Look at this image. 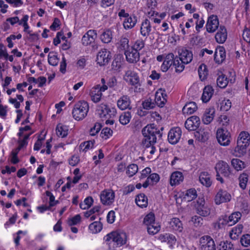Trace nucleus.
Instances as JSON below:
<instances>
[{
    "label": "nucleus",
    "mask_w": 250,
    "mask_h": 250,
    "mask_svg": "<svg viewBox=\"0 0 250 250\" xmlns=\"http://www.w3.org/2000/svg\"><path fill=\"white\" fill-rule=\"evenodd\" d=\"M142 133L145 139L143 140L142 143L146 147H149L151 146V150L150 151L151 154H153L155 151V147L153 145L156 142L157 137L161 138L162 133H161L159 129L155 126H145L142 130Z\"/></svg>",
    "instance_id": "f257e3e1"
},
{
    "label": "nucleus",
    "mask_w": 250,
    "mask_h": 250,
    "mask_svg": "<svg viewBox=\"0 0 250 250\" xmlns=\"http://www.w3.org/2000/svg\"><path fill=\"white\" fill-rule=\"evenodd\" d=\"M250 142V135L249 133L246 131L241 132L237 138V146L234 150L237 156L241 157L246 154Z\"/></svg>",
    "instance_id": "f03ea898"
},
{
    "label": "nucleus",
    "mask_w": 250,
    "mask_h": 250,
    "mask_svg": "<svg viewBox=\"0 0 250 250\" xmlns=\"http://www.w3.org/2000/svg\"><path fill=\"white\" fill-rule=\"evenodd\" d=\"M178 56H174V55L171 53L168 54L165 57V59L161 66V70L163 72H166L168 68L173 65L176 69V72H181L184 69L183 65H180L178 61Z\"/></svg>",
    "instance_id": "7ed1b4c3"
},
{
    "label": "nucleus",
    "mask_w": 250,
    "mask_h": 250,
    "mask_svg": "<svg viewBox=\"0 0 250 250\" xmlns=\"http://www.w3.org/2000/svg\"><path fill=\"white\" fill-rule=\"evenodd\" d=\"M101 108L102 114H103L104 118L102 119V122H97L94 125H103L104 124L112 125L115 123L117 118L116 117L115 109H110L105 104H102Z\"/></svg>",
    "instance_id": "20e7f679"
},
{
    "label": "nucleus",
    "mask_w": 250,
    "mask_h": 250,
    "mask_svg": "<svg viewBox=\"0 0 250 250\" xmlns=\"http://www.w3.org/2000/svg\"><path fill=\"white\" fill-rule=\"evenodd\" d=\"M88 111L89 105L87 102L84 101H79L74 106L73 117L76 120H82L87 116Z\"/></svg>",
    "instance_id": "39448f33"
},
{
    "label": "nucleus",
    "mask_w": 250,
    "mask_h": 250,
    "mask_svg": "<svg viewBox=\"0 0 250 250\" xmlns=\"http://www.w3.org/2000/svg\"><path fill=\"white\" fill-rule=\"evenodd\" d=\"M105 242H114L117 245L122 246L126 243V235L123 232L112 231L107 234L104 237Z\"/></svg>",
    "instance_id": "423d86ee"
},
{
    "label": "nucleus",
    "mask_w": 250,
    "mask_h": 250,
    "mask_svg": "<svg viewBox=\"0 0 250 250\" xmlns=\"http://www.w3.org/2000/svg\"><path fill=\"white\" fill-rule=\"evenodd\" d=\"M216 138L218 143L221 146H227L230 144V133L227 129L223 127H221L217 129Z\"/></svg>",
    "instance_id": "0eeeda50"
},
{
    "label": "nucleus",
    "mask_w": 250,
    "mask_h": 250,
    "mask_svg": "<svg viewBox=\"0 0 250 250\" xmlns=\"http://www.w3.org/2000/svg\"><path fill=\"white\" fill-rule=\"evenodd\" d=\"M31 127L30 126H24V127H20L19 129V132L18 135L21 138L23 136V139H21L19 138L18 140L19 146L17 147L18 149L21 150L22 147L26 146L28 143L27 140L28 139L29 136L33 133V132L30 131L29 133H24L25 131H30Z\"/></svg>",
    "instance_id": "6e6552de"
},
{
    "label": "nucleus",
    "mask_w": 250,
    "mask_h": 250,
    "mask_svg": "<svg viewBox=\"0 0 250 250\" xmlns=\"http://www.w3.org/2000/svg\"><path fill=\"white\" fill-rule=\"evenodd\" d=\"M178 61L180 62V65H183L185 67V64H188L193 59L192 52L186 49L183 48L178 50Z\"/></svg>",
    "instance_id": "1a4fd4ad"
},
{
    "label": "nucleus",
    "mask_w": 250,
    "mask_h": 250,
    "mask_svg": "<svg viewBox=\"0 0 250 250\" xmlns=\"http://www.w3.org/2000/svg\"><path fill=\"white\" fill-rule=\"evenodd\" d=\"M112 57L111 52L105 48L102 49L97 54L96 62L100 66L108 64Z\"/></svg>",
    "instance_id": "9d476101"
},
{
    "label": "nucleus",
    "mask_w": 250,
    "mask_h": 250,
    "mask_svg": "<svg viewBox=\"0 0 250 250\" xmlns=\"http://www.w3.org/2000/svg\"><path fill=\"white\" fill-rule=\"evenodd\" d=\"M200 250H216L213 240L208 235L203 236L200 239Z\"/></svg>",
    "instance_id": "9b49d317"
},
{
    "label": "nucleus",
    "mask_w": 250,
    "mask_h": 250,
    "mask_svg": "<svg viewBox=\"0 0 250 250\" xmlns=\"http://www.w3.org/2000/svg\"><path fill=\"white\" fill-rule=\"evenodd\" d=\"M182 131L179 126H175L170 129L167 136L168 142L172 145L178 143L181 138Z\"/></svg>",
    "instance_id": "f8f14e48"
},
{
    "label": "nucleus",
    "mask_w": 250,
    "mask_h": 250,
    "mask_svg": "<svg viewBox=\"0 0 250 250\" xmlns=\"http://www.w3.org/2000/svg\"><path fill=\"white\" fill-rule=\"evenodd\" d=\"M124 79L131 85L138 86H140V78L137 73L129 70L125 72L124 76Z\"/></svg>",
    "instance_id": "ddd939ff"
},
{
    "label": "nucleus",
    "mask_w": 250,
    "mask_h": 250,
    "mask_svg": "<svg viewBox=\"0 0 250 250\" xmlns=\"http://www.w3.org/2000/svg\"><path fill=\"white\" fill-rule=\"evenodd\" d=\"M97 37V32L95 30H89L83 36L82 39V43L84 46H88L94 42L95 40Z\"/></svg>",
    "instance_id": "4468645a"
},
{
    "label": "nucleus",
    "mask_w": 250,
    "mask_h": 250,
    "mask_svg": "<svg viewBox=\"0 0 250 250\" xmlns=\"http://www.w3.org/2000/svg\"><path fill=\"white\" fill-rule=\"evenodd\" d=\"M219 20L217 16L212 15L208 19L206 24L207 31L209 33L215 32L219 27Z\"/></svg>",
    "instance_id": "2eb2a0df"
},
{
    "label": "nucleus",
    "mask_w": 250,
    "mask_h": 250,
    "mask_svg": "<svg viewBox=\"0 0 250 250\" xmlns=\"http://www.w3.org/2000/svg\"><path fill=\"white\" fill-rule=\"evenodd\" d=\"M217 173H221L224 176L229 178L231 172L229 165L225 162H219L215 167Z\"/></svg>",
    "instance_id": "dca6fc26"
},
{
    "label": "nucleus",
    "mask_w": 250,
    "mask_h": 250,
    "mask_svg": "<svg viewBox=\"0 0 250 250\" xmlns=\"http://www.w3.org/2000/svg\"><path fill=\"white\" fill-rule=\"evenodd\" d=\"M114 192L109 190L103 191L100 195L101 202L105 205H109L112 204L114 201Z\"/></svg>",
    "instance_id": "f3484780"
},
{
    "label": "nucleus",
    "mask_w": 250,
    "mask_h": 250,
    "mask_svg": "<svg viewBox=\"0 0 250 250\" xmlns=\"http://www.w3.org/2000/svg\"><path fill=\"white\" fill-rule=\"evenodd\" d=\"M124 54L126 61L129 63H135L139 60L140 53L131 48L125 51Z\"/></svg>",
    "instance_id": "a211bd4d"
},
{
    "label": "nucleus",
    "mask_w": 250,
    "mask_h": 250,
    "mask_svg": "<svg viewBox=\"0 0 250 250\" xmlns=\"http://www.w3.org/2000/svg\"><path fill=\"white\" fill-rule=\"evenodd\" d=\"M230 198L231 196L227 191L220 189L215 196V202L216 204L219 205L230 201Z\"/></svg>",
    "instance_id": "6ab92c4d"
},
{
    "label": "nucleus",
    "mask_w": 250,
    "mask_h": 250,
    "mask_svg": "<svg viewBox=\"0 0 250 250\" xmlns=\"http://www.w3.org/2000/svg\"><path fill=\"white\" fill-rule=\"evenodd\" d=\"M131 101L130 98L127 95H123L117 101V106L121 110L126 109H131L130 105Z\"/></svg>",
    "instance_id": "aec40b11"
},
{
    "label": "nucleus",
    "mask_w": 250,
    "mask_h": 250,
    "mask_svg": "<svg viewBox=\"0 0 250 250\" xmlns=\"http://www.w3.org/2000/svg\"><path fill=\"white\" fill-rule=\"evenodd\" d=\"M215 38L216 41L219 43H223L227 38V32L224 26H220L218 31L216 33Z\"/></svg>",
    "instance_id": "412c9836"
},
{
    "label": "nucleus",
    "mask_w": 250,
    "mask_h": 250,
    "mask_svg": "<svg viewBox=\"0 0 250 250\" xmlns=\"http://www.w3.org/2000/svg\"><path fill=\"white\" fill-rule=\"evenodd\" d=\"M116 45L120 51H122L124 52L131 48L129 45V39L125 36L120 37Z\"/></svg>",
    "instance_id": "4be33fe9"
},
{
    "label": "nucleus",
    "mask_w": 250,
    "mask_h": 250,
    "mask_svg": "<svg viewBox=\"0 0 250 250\" xmlns=\"http://www.w3.org/2000/svg\"><path fill=\"white\" fill-rule=\"evenodd\" d=\"M215 109L213 107L207 108L202 117V122L204 124L208 125L211 123L214 117Z\"/></svg>",
    "instance_id": "5701e85b"
},
{
    "label": "nucleus",
    "mask_w": 250,
    "mask_h": 250,
    "mask_svg": "<svg viewBox=\"0 0 250 250\" xmlns=\"http://www.w3.org/2000/svg\"><path fill=\"white\" fill-rule=\"evenodd\" d=\"M194 135L199 141L205 142L208 140L209 133L204 129H202L201 126L200 127H198V129L194 132Z\"/></svg>",
    "instance_id": "b1692460"
},
{
    "label": "nucleus",
    "mask_w": 250,
    "mask_h": 250,
    "mask_svg": "<svg viewBox=\"0 0 250 250\" xmlns=\"http://www.w3.org/2000/svg\"><path fill=\"white\" fill-rule=\"evenodd\" d=\"M151 31L150 21L148 19L144 20L141 24L140 33L144 37H147L150 34Z\"/></svg>",
    "instance_id": "393cba45"
},
{
    "label": "nucleus",
    "mask_w": 250,
    "mask_h": 250,
    "mask_svg": "<svg viewBox=\"0 0 250 250\" xmlns=\"http://www.w3.org/2000/svg\"><path fill=\"white\" fill-rule=\"evenodd\" d=\"M184 180L183 173L180 171H175L173 172L170 176V184L171 186H176L179 185Z\"/></svg>",
    "instance_id": "a878e982"
},
{
    "label": "nucleus",
    "mask_w": 250,
    "mask_h": 250,
    "mask_svg": "<svg viewBox=\"0 0 250 250\" xmlns=\"http://www.w3.org/2000/svg\"><path fill=\"white\" fill-rule=\"evenodd\" d=\"M226 58V51L223 47H219L216 50L214 60L218 64L222 63Z\"/></svg>",
    "instance_id": "bb28decb"
},
{
    "label": "nucleus",
    "mask_w": 250,
    "mask_h": 250,
    "mask_svg": "<svg viewBox=\"0 0 250 250\" xmlns=\"http://www.w3.org/2000/svg\"><path fill=\"white\" fill-rule=\"evenodd\" d=\"M214 92V89L210 85L205 87L202 96V100L204 103H207L211 99Z\"/></svg>",
    "instance_id": "cd10ccee"
},
{
    "label": "nucleus",
    "mask_w": 250,
    "mask_h": 250,
    "mask_svg": "<svg viewBox=\"0 0 250 250\" xmlns=\"http://www.w3.org/2000/svg\"><path fill=\"white\" fill-rule=\"evenodd\" d=\"M199 181L204 186L206 187H209L212 182L210 180L209 174L207 172H202L199 175Z\"/></svg>",
    "instance_id": "c85d7f7f"
},
{
    "label": "nucleus",
    "mask_w": 250,
    "mask_h": 250,
    "mask_svg": "<svg viewBox=\"0 0 250 250\" xmlns=\"http://www.w3.org/2000/svg\"><path fill=\"white\" fill-rule=\"evenodd\" d=\"M135 202L136 204L142 208L146 207L148 205L147 197L144 193L138 194L135 198Z\"/></svg>",
    "instance_id": "c756f323"
},
{
    "label": "nucleus",
    "mask_w": 250,
    "mask_h": 250,
    "mask_svg": "<svg viewBox=\"0 0 250 250\" xmlns=\"http://www.w3.org/2000/svg\"><path fill=\"white\" fill-rule=\"evenodd\" d=\"M171 228L174 230L182 232L183 229V224L178 218H173L169 222Z\"/></svg>",
    "instance_id": "7c9ffc66"
},
{
    "label": "nucleus",
    "mask_w": 250,
    "mask_h": 250,
    "mask_svg": "<svg viewBox=\"0 0 250 250\" xmlns=\"http://www.w3.org/2000/svg\"><path fill=\"white\" fill-rule=\"evenodd\" d=\"M137 21L136 16L129 17L125 18L124 21L123 25L125 29H129L133 28L136 24Z\"/></svg>",
    "instance_id": "2f4dec72"
},
{
    "label": "nucleus",
    "mask_w": 250,
    "mask_h": 250,
    "mask_svg": "<svg viewBox=\"0 0 250 250\" xmlns=\"http://www.w3.org/2000/svg\"><path fill=\"white\" fill-rule=\"evenodd\" d=\"M197 109L196 104L195 102H190L187 104L183 108V112L185 114H192Z\"/></svg>",
    "instance_id": "473e14b6"
},
{
    "label": "nucleus",
    "mask_w": 250,
    "mask_h": 250,
    "mask_svg": "<svg viewBox=\"0 0 250 250\" xmlns=\"http://www.w3.org/2000/svg\"><path fill=\"white\" fill-rule=\"evenodd\" d=\"M101 41L104 43H108L112 39V33L109 29L104 30L100 36Z\"/></svg>",
    "instance_id": "72a5a7b5"
},
{
    "label": "nucleus",
    "mask_w": 250,
    "mask_h": 250,
    "mask_svg": "<svg viewBox=\"0 0 250 250\" xmlns=\"http://www.w3.org/2000/svg\"><path fill=\"white\" fill-rule=\"evenodd\" d=\"M59 59L58 58L57 53L50 52L48 55V62L52 66H57L58 64Z\"/></svg>",
    "instance_id": "f704fd0d"
},
{
    "label": "nucleus",
    "mask_w": 250,
    "mask_h": 250,
    "mask_svg": "<svg viewBox=\"0 0 250 250\" xmlns=\"http://www.w3.org/2000/svg\"><path fill=\"white\" fill-rule=\"evenodd\" d=\"M198 74L201 81H204L207 79L208 71L207 67L205 64H202L200 65L198 68Z\"/></svg>",
    "instance_id": "c9c22d12"
},
{
    "label": "nucleus",
    "mask_w": 250,
    "mask_h": 250,
    "mask_svg": "<svg viewBox=\"0 0 250 250\" xmlns=\"http://www.w3.org/2000/svg\"><path fill=\"white\" fill-rule=\"evenodd\" d=\"M241 213L240 212H235L232 213L228 217L229 223V226H231L236 224L241 217Z\"/></svg>",
    "instance_id": "e433bc0d"
},
{
    "label": "nucleus",
    "mask_w": 250,
    "mask_h": 250,
    "mask_svg": "<svg viewBox=\"0 0 250 250\" xmlns=\"http://www.w3.org/2000/svg\"><path fill=\"white\" fill-rule=\"evenodd\" d=\"M196 197V190L194 188H190L187 190L184 198L188 202H190L195 199Z\"/></svg>",
    "instance_id": "4c0bfd02"
},
{
    "label": "nucleus",
    "mask_w": 250,
    "mask_h": 250,
    "mask_svg": "<svg viewBox=\"0 0 250 250\" xmlns=\"http://www.w3.org/2000/svg\"><path fill=\"white\" fill-rule=\"evenodd\" d=\"M228 83L229 81L228 80V78L224 74H222L221 75L219 76L217 79V84L219 87L221 88H225L228 85Z\"/></svg>",
    "instance_id": "58836bf2"
},
{
    "label": "nucleus",
    "mask_w": 250,
    "mask_h": 250,
    "mask_svg": "<svg viewBox=\"0 0 250 250\" xmlns=\"http://www.w3.org/2000/svg\"><path fill=\"white\" fill-rule=\"evenodd\" d=\"M217 248L218 250H234L233 245L228 241L221 242Z\"/></svg>",
    "instance_id": "ea45409f"
},
{
    "label": "nucleus",
    "mask_w": 250,
    "mask_h": 250,
    "mask_svg": "<svg viewBox=\"0 0 250 250\" xmlns=\"http://www.w3.org/2000/svg\"><path fill=\"white\" fill-rule=\"evenodd\" d=\"M197 212L202 216H207L210 214V209L204 205L200 204L196 208Z\"/></svg>",
    "instance_id": "a19ab883"
},
{
    "label": "nucleus",
    "mask_w": 250,
    "mask_h": 250,
    "mask_svg": "<svg viewBox=\"0 0 250 250\" xmlns=\"http://www.w3.org/2000/svg\"><path fill=\"white\" fill-rule=\"evenodd\" d=\"M89 229L92 233H96L102 230V224L100 222H94L89 225Z\"/></svg>",
    "instance_id": "79ce46f5"
},
{
    "label": "nucleus",
    "mask_w": 250,
    "mask_h": 250,
    "mask_svg": "<svg viewBox=\"0 0 250 250\" xmlns=\"http://www.w3.org/2000/svg\"><path fill=\"white\" fill-rule=\"evenodd\" d=\"M56 134L58 136L66 137L68 134V128L67 126H56Z\"/></svg>",
    "instance_id": "37998d69"
},
{
    "label": "nucleus",
    "mask_w": 250,
    "mask_h": 250,
    "mask_svg": "<svg viewBox=\"0 0 250 250\" xmlns=\"http://www.w3.org/2000/svg\"><path fill=\"white\" fill-rule=\"evenodd\" d=\"M231 163L233 167L237 170H241L245 167V163L240 159H233Z\"/></svg>",
    "instance_id": "c03bdc74"
},
{
    "label": "nucleus",
    "mask_w": 250,
    "mask_h": 250,
    "mask_svg": "<svg viewBox=\"0 0 250 250\" xmlns=\"http://www.w3.org/2000/svg\"><path fill=\"white\" fill-rule=\"evenodd\" d=\"M155 215L153 213L150 212L147 214L144 218L143 223L146 226H149L153 224H155Z\"/></svg>",
    "instance_id": "a18cd8bd"
},
{
    "label": "nucleus",
    "mask_w": 250,
    "mask_h": 250,
    "mask_svg": "<svg viewBox=\"0 0 250 250\" xmlns=\"http://www.w3.org/2000/svg\"><path fill=\"white\" fill-rule=\"evenodd\" d=\"M130 118V112L128 111L125 112L120 116L119 121L123 125H125L129 122Z\"/></svg>",
    "instance_id": "49530a36"
},
{
    "label": "nucleus",
    "mask_w": 250,
    "mask_h": 250,
    "mask_svg": "<svg viewBox=\"0 0 250 250\" xmlns=\"http://www.w3.org/2000/svg\"><path fill=\"white\" fill-rule=\"evenodd\" d=\"M138 170V166L136 164H132L127 167L126 173L129 177H132L137 173Z\"/></svg>",
    "instance_id": "de8ad7c7"
},
{
    "label": "nucleus",
    "mask_w": 250,
    "mask_h": 250,
    "mask_svg": "<svg viewBox=\"0 0 250 250\" xmlns=\"http://www.w3.org/2000/svg\"><path fill=\"white\" fill-rule=\"evenodd\" d=\"M200 125V120L197 116H192L188 118L185 122V125Z\"/></svg>",
    "instance_id": "09e8293b"
},
{
    "label": "nucleus",
    "mask_w": 250,
    "mask_h": 250,
    "mask_svg": "<svg viewBox=\"0 0 250 250\" xmlns=\"http://www.w3.org/2000/svg\"><path fill=\"white\" fill-rule=\"evenodd\" d=\"M160 229V226L157 224H153L147 227V232L149 234L154 235L157 233Z\"/></svg>",
    "instance_id": "8fccbe9b"
},
{
    "label": "nucleus",
    "mask_w": 250,
    "mask_h": 250,
    "mask_svg": "<svg viewBox=\"0 0 250 250\" xmlns=\"http://www.w3.org/2000/svg\"><path fill=\"white\" fill-rule=\"evenodd\" d=\"M239 179L240 187L243 189H245L248 181V175L247 174L243 173L240 175Z\"/></svg>",
    "instance_id": "3c124183"
},
{
    "label": "nucleus",
    "mask_w": 250,
    "mask_h": 250,
    "mask_svg": "<svg viewBox=\"0 0 250 250\" xmlns=\"http://www.w3.org/2000/svg\"><path fill=\"white\" fill-rule=\"evenodd\" d=\"M102 96V93L100 91H96L95 90H92L91 91V98L94 103L99 102Z\"/></svg>",
    "instance_id": "603ef678"
},
{
    "label": "nucleus",
    "mask_w": 250,
    "mask_h": 250,
    "mask_svg": "<svg viewBox=\"0 0 250 250\" xmlns=\"http://www.w3.org/2000/svg\"><path fill=\"white\" fill-rule=\"evenodd\" d=\"M228 217L227 215L221 216L218 219L217 225L219 229H221L224 225H228L229 226V220H228Z\"/></svg>",
    "instance_id": "864d4df0"
},
{
    "label": "nucleus",
    "mask_w": 250,
    "mask_h": 250,
    "mask_svg": "<svg viewBox=\"0 0 250 250\" xmlns=\"http://www.w3.org/2000/svg\"><path fill=\"white\" fill-rule=\"evenodd\" d=\"M122 64L121 58L117 57L114 59L112 62V69L116 71L119 70L120 69Z\"/></svg>",
    "instance_id": "5fc2aeb1"
},
{
    "label": "nucleus",
    "mask_w": 250,
    "mask_h": 250,
    "mask_svg": "<svg viewBox=\"0 0 250 250\" xmlns=\"http://www.w3.org/2000/svg\"><path fill=\"white\" fill-rule=\"evenodd\" d=\"M145 46V42L143 40H137L134 43V45L131 47V48L139 51L143 48Z\"/></svg>",
    "instance_id": "6e6d98bb"
},
{
    "label": "nucleus",
    "mask_w": 250,
    "mask_h": 250,
    "mask_svg": "<svg viewBox=\"0 0 250 250\" xmlns=\"http://www.w3.org/2000/svg\"><path fill=\"white\" fill-rule=\"evenodd\" d=\"M155 103L160 107H163L167 102V99L165 98H163V99L161 98V96L158 92H156L155 94Z\"/></svg>",
    "instance_id": "4d7b16f0"
},
{
    "label": "nucleus",
    "mask_w": 250,
    "mask_h": 250,
    "mask_svg": "<svg viewBox=\"0 0 250 250\" xmlns=\"http://www.w3.org/2000/svg\"><path fill=\"white\" fill-rule=\"evenodd\" d=\"M231 106V103L229 100H224L221 103L220 109L224 111H228Z\"/></svg>",
    "instance_id": "13d9d810"
},
{
    "label": "nucleus",
    "mask_w": 250,
    "mask_h": 250,
    "mask_svg": "<svg viewBox=\"0 0 250 250\" xmlns=\"http://www.w3.org/2000/svg\"><path fill=\"white\" fill-rule=\"evenodd\" d=\"M20 151V150H19L17 148H16L11 152V155L12 156L11 162L13 164H16L20 161L19 158L17 157L18 154Z\"/></svg>",
    "instance_id": "bf43d9fd"
},
{
    "label": "nucleus",
    "mask_w": 250,
    "mask_h": 250,
    "mask_svg": "<svg viewBox=\"0 0 250 250\" xmlns=\"http://www.w3.org/2000/svg\"><path fill=\"white\" fill-rule=\"evenodd\" d=\"M191 221L195 227H200L203 224V219L200 216L195 215L192 217Z\"/></svg>",
    "instance_id": "052dcab7"
},
{
    "label": "nucleus",
    "mask_w": 250,
    "mask_h": 250,
    "mask_svg": "<svg viewBox=\"0 0 250 250\" xmlns=\"http://www.w3.org/2000/svg\"><path fill=\"white\" fill-rule=\"evenodd\" d=\"M81 220V216L80 214H77L73 217L70 218L68 220V224L69 226L76 225L80 223Z\"/></svg>",
    "instance_id": "680f3d73"
},
{
    "label": "nucleus",
    "mask_w": 250,
    "mask_h": 250,
    "mask_svg": "<svg viewBox=\"0 0 250 250\" xmlns=\"http://www.w3.org/2000/svg\"><path fill=\"white\" fill-rule=\"evenodd\" d=\"M240 242L241 244L245 247L250 245V235L249 234L243 235L241 238Z\"/></svg>",
    "instance_id": "e2e57ef3"
},
{
    "label": "nucleus",
    "mask_w": 250,
    "mask_h": 250,
    "mask_svg": "<svg viewBox=\"0 0 250 250\" xmlns=\"http://www.w3.org/2000/svg\"><path fill=\"white\" fill-rule=\"evenodd\" d=\"M100 206H95L93 207L92 209L87 211L84 213V216L86 218H88L90 216H91L92 214L95 212H98L100 210Z\"/></svg>",
    "instance_id": "0e129e2a"
},
{
    "label": "nucleus",
    "mask_w": 250,
    "mask_h": 250,
    "mask_svg": "<svg viewBox=\"0 0 250 250\" xmlns=\"http://www.w3.org/2000/svg\"><path fill=\"white\" fill-rule=\"evenodd\" d=\"M143 106L145 109H149L155 106V104L151 100L147 99L143 103Z\"/></svg>",
    "instance_id": "69168bd1"
},
{
    "label": "nucleus",
    "mask_w": 250,
    "mask_h": 250,
    "mask_svg": "<svg viewBox=\"0 0 250 250\" xmlns=\"http://www.w3.org/2000/svg\"><path fill=\"white\" fill-rule=\"evenodd\" d=\"M113 133V131L107 127H106L103 129L101 132V134L104 135L105 136V139L108 138L109 136H111Z\"/></svg>",
    "instance_id": "338daca9"
},
{
    "label": "nucleus",
    "mask_w": 250,
    "mask_h": 250,
    "mask_svg": "<svg viewBox=\"0 0 250 250\" xmlns=\"http://www.w3.org/2000/svg\"><path fill=\"white\" fill-rule=\"evenodd\" d=\"M243 38L246 42H250V30L249 29H244L243 33Z\"/></svg>",
    "instance_id": "774afa93"
}]
</instances>
